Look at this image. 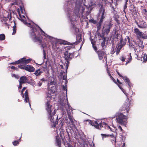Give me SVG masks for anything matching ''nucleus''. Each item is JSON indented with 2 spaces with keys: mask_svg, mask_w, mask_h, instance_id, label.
<instances>
[{
  "mask_svg": "<svg viewBox=\"0 0 147 147\" xmlns=\"http://www.w3.org/2000/svg\"><path fill=\"white\" fill-rule=\"evenodd\" d=\"M18 13L20 16V19L24 24L32 28V32L31 33V36L32 39L34 42H36L40 41V38L36 36L35 33L37 32L36 28H39L42 32V35L48 38L51 40L52 44V48L55 51H56L57 49L59 48V47L58 46L59 43L60 44H66V43H64V41H62L61 42H59V40L48 35L38 25L34 24L33 22H31L30 23H27L25 20L24 14H21V13L19 11H18Z\"/></svg>",
  "mask_w": 147,
  "mask_h": 147,
  "instance_id": "obj_1",
  "label": "nucleus"
},
{
  "mask_svg": "<svg viewBox=\"0 0 147 147\" xmlns=\"http://www.w3.org/2000/svg\"><path fill=\"white\" fill-rule=\"evenodd\" d=\"M85 2V0H80L79 1H76L72 16H71L72 13V11L70 9L67 10V15L71 21H75L78 16H82L86 7H87L86 5L84 4Z\"/></svg>",
  "mask_w": 147,
  "mask_h": 147,
  "instance_id": "obj_2",
  "label": "nucleus"
},
{
  "mask_svg": "<svg viewBox=\"0 0 147 147\" xmlns=\"http://www.w3.org/2000/svg\"><path fill=\"white\" fill-rule=\"evenodd\" d=\"M51 92V91H49L48 93L47 94V99L48 101L45 103V109L47 113L48 119L53 123L52 127H55L57 123L56 120L54 119V116L55 115L56 113V110L55 109L53 111V108L50 101L51 98H52V94H49V92Z\"/></svg>",
  "mask_w": 147,
  "mask_h": 147,
  "instance_id": "obj_3",
  "label": "nucleus"
},
{
  "mask_svg": "<svg viewBox=\"0 0 147 147\" xmlns=\"http://www.w3.org/2000/svg\"><path fill=\"white\" fill-rule=\"evenodd\" d=\"M59 102L61 105L62 110L64 111V108L66 109L68 118L71 123H72L74 121V119L71 116V115L72 110L71 107L69 104L67 95L66 98L65 97L60 99Z\"/></svg>",
  "mask_w": 147,
  "mask_h": 147,
  "instance_id": "obj_4",
  "label": "nucleus"
},
{
  "mask_svg": "<svg viewBox=\"0 0 147 147\" xmlns=\"http://www.w3.org/2000/svg\"><path fill=\"white\" fill-rule=\"evenodd\" d=\"M89 121V123L91 125L94 126L95 128L99 129H101V127L102 126L103 127H104L106 129H109L110 131L114 132V131L115 130V128H114V129H112L107 125L106 123L103 122L101 124L99 123V124L96 121H95L94 122L93 121H90L88 120Z\"/></svg>",
  "mask_w": 147,
  "mask_h": 147,
  "instance_id": "obj_5",
  "label": "nucleus"
},
{
  "mask_svg": "<svg viewBox=\"0 0 147 147\" xmlns=\"http://www.w3.org/2000/svg\"><path fill=\"white\" fill-rule=\"evenodd\" d=\"M3 18L2 17L1 20L3 24L7 25L8 21H9L11 19V16L10 13L6 11H3Z\"/></svg>",
  "mask_w": 147,
  "mask_h": 147,
  "instance_id": "obj_6",
  "label": "nucleus"
},
{
  "mask_svg": "<svg viewBox=\"0 0 147 147\" xmlns=\"http://www.w3.org/2000/svg\"><path fill=\"white\" fill-rule=\"evenodd\" d=\"M105 9L103 7H101L99 10V15L101 16L100 19L98 23V24L97 28L98 30H99L101 28V23L103 21V19L105 18L104 14Z\"/></svg>",
  "mask_w": 147,
  "mask_h": 147,
  "instance_id": "obj_7",
  "label": "nucleus"
},
{
  "mask_svg": "<svg viewBox=\"0 0 147 147\" xmlns=\"http://www.w3.org/2000/svg\"><path fill=\"white\" fill-rule=\"evenodd\" d=\"M127 117L121 113L117 118V122L121 124H125L127 122Z\"/></svg>",
  "mask_w": 147,
  "mask_h": 147,
  "instance_id": "obj_8",
  "label": "nucleus"
},
{
  "mask_svg": "<svg viewBox=\"0 0 147 147\" xmlns=\"http://www.w3.org/2000/svg\"><path fill=\"white\" fill-rule=\"evenodd\" d=\"M134 33H135L138 39L140 38L144 39L145 38V34L142 32L140 31L139 29L137 28H135L134 30Z\"/></svg>",
  "mask_w": 147,
  "mask_h": 147,
  "instance_id": "obj_9",
  "label": "nucleus"
},
{
  "mask_svg": "<svg viewBox=\"0 0 147 147\" xmlns=\"http://www.w3.org/2000/svg\"><path fill=\"white\" fill-rule=\"evenodd\" d=\"M26 88V87H24L22 89V90L21 91V94L22 95V96L23 97H24V96L25 99H24V101L26 102H29V105L30 106V103L29 102V98L28 95V92L27 90L26 91V92L24 93V95L23 94V91L24 90H25Z\"/></svg>",
  "mask_w": 147,
  "mask_h": 147,
  "instance_id": "obj_10",
  "label": "nucleus"
},
{
  "mask_svg": "<svg viewBox=\"0 0 147 147\" xmlns=\"http://www.w3.org/2000/svg\"><path fill=\"white\" fill-rule=\"evenodd\" d=\"M47 70V67L46 66L42 67L39 69L36 70L34 73L36 76H39L43 73L44 71Z\"/></svg>",
  "mask_w": 147,
  "mask_h": 147,
  "instance_id": "obj_11",
  "label": "nucleus"
},
{
  "mask_svg": "<svg viewBox=\"0 0 147 147\" xmlns=\"http://www.w3.org/2000/svg\"><path fill=\"white\" fill-rule=\"evenodd\" d=\"M142 44V42L140 41L138 44H136L135 47H133L132 45H130V44H129V46L134 48L135 50L138 49L140 51H142V50L144 47Z\"/></svg>",
  "mask_w": 147,
  "mask_h": 147,
  "instance_id": "obj_12",
  "label": "nucleus"
},
{
  "mask_svg": "<svg viewBox=\"0 0 147 147\" xmlns=\"http://www.w3.org/2000/svg\"><path fill=\"white\" fill-rule=\"evenodd\" d=\"M97 53L98 55V57L100 60H102L103 58H105L107 59V55L105 52L103 51H97Z\"/></svg>",
  "mask_w": 147,
  "mask_h": 147,
  "instance_id": "obj_13",
  "label": "nucleus"
},
{
  "mask_svg": "<svg viewBox=\"0 0 147 147\" xmlns=\"http://www.w3.org/2000/svg\"><path fill=\"white\" fill-rule=\"evenodd\" d=\"M112 24L109 23L108 24L105 25L104 27V29L105 33L108 34L110 32V29L112 27Z\"/></svg>",
  "mask_w": 147,
  "mask_h": 147,
  "instance_id": "obj_14",
  "label": "nucleus"
},
{
  "mask_svg": "<svg viewBox=\"0 0 147 147\" xmlns=\"http://www.w3.org/2000/svg\"><path fill=\"white\" fill-rule=\"evenodd\" d=\"M73 56V54L72 53H68L67 51H66L64 53V57L67 60L71 59Z\"/></svg>",
  "mask_w": 147,
  "mask_h": 147,
  "instance_id": "obj_15",
  "label": "nucleus"
},
{
  "mask_svg": "<svg viewBox=\"0 0 147 147\" xmlns=\"http://www.w3.org/2000/svg\"><path fill=\"white\" fill-rule=\"evenodd\" d=\"M31 59H26L25 58H23L20 59V60L16 61V63H27L30 62L31 61Z\"/></svg>",
  "mask_w": 147,
  "mask_h": 147,
  "instance_id": "obj_16",
  "label": "nucleus"
},
{
  "mask_svg": "<svg viewBox=\"0 0 147 147\" xmlns=\"http://www.w3.org/2000/svg\"><path fill=\"white\" fill-rule=\"evenodd\" d=\"M116 72H117V73L118 75L119 76H120V77H121L126 82H127L128 85L130 87H131V86H130V83L129 81V79L127 78L126 77H125V76H123L118 72V71H117V70L116 71Z\"/></svg>",
  "mask_w": 147,
  "mask_h": 147,
  "instance_id": "obj_17",
  "label": "nucleus"
},
{
  "mask_svg": "<svg viewBox=\"0 0 147 147\" xmlns=\"http://www.w3.org/2000/svg\"><path fill=\"white\" fill-rule=\"evenodd\" d=\"M25 70L30 72H32L34 71L35 69L32 66L26 65Z\"/></svg>",
  "mask_w": 147,
  "mask_h": 147,
  "instance_id": "obj_18",
  "label": "nucleus"
},
{
  "mask_svg": "<svg viewBox=\"0 0 147 147\" xmlns=\"http://www.w3.org/2000/svg\"><path fill=\"white\" fill-rule=\"evenodd\" d=\"M27 81V78L25 76L21 77L19 81V83L20 84H23L25 83Z\"/></svg>",
  "mask_w": 147,
  "mask_h": 147,
  "instance_id": "obj_19",
  "label": "nucleus"
},
{
  "mask_svg": "<svg viewBox=\"0 0 147 147\" xmlns=\"http://www.w3.org/2000/svg\"><path fill=\"white\" fill-rule=\"evenodd\" d=\"M116 83L118 85L119 88L126 95V96L127 97V94L125 92V91L121 87L120 85H119V84H121V83L120 82V81L119 80L117 79V82Z\"/></svg>",
  "mask_w": 147,
  "mask_h": 147,
  "instance_id": "obj_20",
  "label": "nucleus"
},
{
  "mask_svg": "<svg viewBox=\"0 0 147 147\" xmlns=\"http://www.w3.org/2000/svg\"><path fill=\"white\" fill-rule=\"evenodd\" d=\"M138 27L140 28H145L147 26L146 23V22H143L142 23H140L138 24L137 23Z\"/></svg>",
  "mask_w": 147,
  "mask_h": 147,
  "instance_id": "obj_21",
  "label": "nucleus"
},
{
  "mask_svg": "<svg viewBox=\"0 0 147 147\" xmlns=\"http://www.w3.org/2000/svg\"><path fill=\"white\" fill-rule=\"evenodd\" d=\"M56 143L57 145L59 147H60L61 145V142L59 137V136H56Z\"/></svg>",
  "mask_w": 147,
  "mask_h": 147,
  "instance_id": "obj_22",
  "label": "nucleus"
},
{
  "mask_svg": "<svg viewBox=\"0 0 147 147\" xmlns=\"http://www.w3.org/2000/svg\"><path fill=\"white\" fill-rule=\"evenodd\" d=\"M129 103L128 102H127V104H125V105L124 106L125 107H124L123 108V110H124L125 109L127 112L128 113V111L129 110Z\"/></svg>",
  "mask_w": 147,
  "mask_h": 147,
  "instance_id": "obj_23",
  "label": "nucleus"
},
{
  "mask_svg": "<svg viewBox=\"0 0 147 147\" xmlns=\"http://www.w3.org/2000/svg\"><path fill=\"white\" fill-rule=\"evenodd\" d=\"M141 60L144 62H146L147 61V55L144 54L141 58Z\"/></svg>",
  "mask_w": 147,
  "mask_h": 147,
  "instance_id": "obj_24",
  "label": "nucleus"
},
{
  "mask_svg": "<svg viewBox=\"0 0 147 147\" xmlns=\"http://www.w3.org/2000/svg\"><path fill=\"white\" fill-rule=\"evenodd\" d=\"M131 59H132L131 57V53H129V57L128 58V60L127 61L125 64V65H126L128 63H130L131 61Z\"/></svg>",
  "mask_w": 147,
  "mask_h": 147,
  "instance_id": "obj_25",
  "label": "nucleus"
},
{
  "mask_svg": "<svg viewBox=\"0 0 147 147\" xmlns=\"http://www.w3.org/2000/svg\"><path fill=\"white\" fill-rule=\"evenodd\" d=\"M20 141V139L18 141H15L13 142V145L15 146L18 144L19 143V142Z\"/></svg>",
  "mask_w": 147,
  "mask_h": 147,
  "instance_id": "obj_26",
  "label": "nucleus"
},
{
  "mask_svg": "<svg viewBox=\"0 0 147 147\" xmlns=\"http://www.w3.org/2000/svg\"><path fill=\"white\" fill-rule=\"evenodd\" d=\"M26 65H19L18 66V67L22 69H24L25 70V67H26Z\"/></svg>",
  "mask_w": 147,
  "mask_h": 147,
  "instance_id": "obj_27",
  "label": "nucleus"
},
{
  "mask_svg": "<svg viewBox=\"0 0 147 147\" xmlns=\"http://www.w3.org/2000/svg\"><path fill=\"white\" fill-rule=\"evenodd\" d=\"M5 39V35L3 34H0V40H3Z\"/></svg>",
  "mask_w": 147,
  "mask_h": 147,
  "instance_id": "obj_28",
  "label": "nucleus"
},
{
  "mask_svg": "<svg viewBox=\"0 0 147 147\" xmlns=\"http://www.w3.org/2000/svg\"><path fill=\"white\" fill-rule=\"evenodd\" d=\"M77 42H80L82 41V39L80 36H78L77 38Z\"/></svg>",
  "mask_w": 147,
  "mask_h": 147,
  "instance_id": "obj_29",
  "label": "nucleus"
},
{
  "mask_svg": "<svg viewBox=\"0 0 147 147\" xmlns=\"http://www.w3.org/2000/svg\"><path fill=\"white\" fill-rule=\"evenodd\" d=\"M105 38H104L102 42H101V46L102 47H103L105 45Z\"/></svg>",
  "mask_w": 147,
  "mask_h": 147,
  "instance_id": "obj_30",
  "label": "nucleus"
},
{
  "mask_svg": "<svg viewBox=\"0 0 147 147\" xmlns=\"http://www.w3.org/2000/svg\"><path fill=\"white\" fill-rule=\"evenodd\" d=\"M107 73L110 76V78H111V79L112 80L115 82V80L114 79V78H113V77L111 75L110 73L108 71Z\"/></svg>",
  "mask_w": 147,
  "mask_h": 147,
  "instance_id": "obj_31",
  "label": "nucleus"
},
{
  "mask_svg": "<svg viewBox=\"0 0 147 147\" xmlns=\"http://www.w3.org/2000/svg\"><path fill=\"white\" fill-rule=\"evenodd\" d=\"M107 73L110 76V78H111V79L112 80L115 82V80L114 79V78H113V77L111 75L110 73L108 71Z\"/></svg>",
  "mask_w": 147,
  "mask_h": 147,
  "instance_id": "obj_32",
  "label": "nucleus"
},
{
  "mask_svg": "<svg viewBox=\"0 0 147 147\" xmlns=\"http://www.w3.org/2000/svg\"><path fill=\"white\" fill-rule=\"evenodd\" d=\"M125 57L123 56H122L120 58V59L122 62H124L125 60Z\"/></svg>",
  "mask_w": 147,
  "mask_h": 147,
  "instance_id": "obj_33",
  "label": "nucleus"
},
{
  "mask_svg": "<svg viewBox=\"0 0 147 147\" xmlns=\"http://www.w3.org/2000/svg\"><path fill=\"white\" fill-rule=\"evenodd\" d=\"M13 32L12 34H15L16 32V26L15 25L13 26Z\"/></svg>",
  "mask_w": 147,
  "mask_h": 147,
  "instance_id": "obj_34",
  "label": "nucleus"
},
{
  "mask_svg": "<svg viewBox=\"0 0 147 147\" xmlns=\"http://www.w3.org/2000/svg\"><path fill=\"white\" fill-rule=\"evenodd\" d=\"M90 40L91 41V43L93 45H95V41L93 40V39H91Z\"/></svg>",
  "mask_w": 147,
  "mask_h": 147,
  "instance_id": "obj_35",
  "label": "nucleus"
},
{
  "mask_svg": "<svg viewBox=\"0 0 147 147\" xmlns=\"http://www.w3.org/2000/svg\"><path fill=\"white\" fill-rule=\"evenodd\" d=\"M73 28H74L76 32L77 33H78V32L79 31V29L76 27L75 26H73Z\"/></svg>",
  "mask_w": 147,
  "mask_h": 147,
  "instance_id": "obj_36",
  "label": "nucleus"
},
{
  "mask_svg": "<svg viewBox=\"0 0 147 147\" xmlns=\"http://www.w3.org/2000/svg\"><path fill=\"white\" fill-rule=\"evenodd\" d=\"M92 47H93L94 50L96 51L97 53V48L95 46V45H94L92 46Z\"/></svg>",
  "mask_w": 147,
  "mask_h": 147,
  "instance_id": "obj_37",
  "label": "nucleus"
},
{
  "mask_svg": "<svg viewBox=\"0 0 147 147\" xmlns=\"http://www.w3.org/2000/svg\"><path fill=\"white\" fill-rule=\"evenodd\" d=\"M101 135L103 137H106L107 136H109V135H106L104 134H101Z\"/></svg>",
  "mask_w": 147,
  "mask_h": 147,
  "instance_id": "obj_38",
  "label": "nucleus"
},
{
  "mask_svg": "<svg viewBox=\"0 0 147 147\" xmlns=\"http://www.w3.org/2000/svg\"><path fill=\"white\" fill-rule=\"evenodd\" d=\"M111 53L113 54L115 53V51H114V48H112L111 49Z\"/></svg>",
  "mask_w": 147,
  "mask_h": 147,
  "instance_id": "obj_39",
  "label": "nucleus"
},
{
  "mask_svg": "<svg viewBox=\"0 0 147 147\" xmlns=\"http://www.w3.org/2000/svg\"><path fill=\"white\" fill-rule=\"evenodd\" d=\"M118 128L119 129V130L120 131H121L122 132L123 131V130L122 129V127H121L120 125H119L118 126Z\"/></svg>",
  "mask_w": 147,
  "mask_h": 147,
  "instance_id": "obj_40",
  "label": "nucleus"
},
{
  "mask_svg": "<svg viewBox=\"0 0 147 147\" xmlns=\"http://www.w3.org/2000/svg\"><path fill=\"white\" fill-rule=\"evenodd\" d=\"M12 76L13 77H14L17 78H19V77L18 75H16L15 74H13Z\"/></svg>",
  "mask_w": 147,
  "mask_h": 147,
  "instance_id": "obj_41",
  "label": "nucleus"
},
{
  "mask_svg": "<svg viewBox=\"0 0 147 147\" xmlns=\"http://www.w3.org/2000/svg\"><path fill=\"white\" fill-rule=\"evenodd\" d=\"M38 84L39 86H40L42 84V82L41 81H39L38 82Z\"/></svg>",
  "mask_w": 147,
  "mask_h": 147,
  "instance_id": "obj_42",
  "label": "nucleus"
},
{
  "mask_svg": "<svg viewBox=\"0 0 147 147\" xmlns=\"http://www.w3.org/2000/svg\"><path fill=\"white\" fill-rule=\"evenodd\" d=\"M54 84V82L53 81L51 82L50 83H49L48 84V85L49 86V85H52Z\"/></svg>",
  "mask_w": 147,
  "mask_h": 147,
  "instance_id": "obj_43",
  "label": "nucleus"
},
{
  "mask_svg": "<svg viewBox=\"0 0 147 147\" xmlns=\"http://www.w3.org/2000/svg\"><path fill=\"white\" fill-rule=\"evenodd\" d=\"M62 87L63 90L67 91V88L66 86H62Z\"/></svg>",
  "mask_w": 147,
  "mask_h": 147,
  "instance_id": "obj_44",
  "label": "nucleus"
},
{
  "mask_svg": "<svg viewBox=\"0 0 147 147\" xmlns=\"http://www.w3.org/2000/svg\"><path fill=\"white\" fill-rule=\"evenodd\" d=\"M24 13H25L24 11H23V10H21V14H24Z\"/></svg>",
  "mask_w": 147,
  "mask_h": 147,
  "instance_id": "obj_45",
  "label": "nucleus"
},
{
  "mask_svg": "<svg viewBox=\"0 0 147 147\" xmlns=\"http://www.w3.org/2000/svg\"><path fill=\"white\" fill-rule=\"evenodd\" d=\"M67 147H74L73 146H72V145H71L70 144H67Z\"/></svg>",
  "mask_w": 147,
  "mask_h": 147,
  "instance_id": "obj_46",
  "label": "nucleus"
},
{
  "mask_svg": "<svg viewBox=\"0 0 147 147\" xmlns=\"http://www.w3.org/2000/svg\"><path fill=\"white\" fill-rule=\"evenodd\" d=\"M22 84H20V86H19L18 87V89H21L22 88Z\"/></svg>",
  "mask_w": 147,
  "mask_h": 147,
  "instance_id": "obj_47",
  "label": "nucleus"
},
{
  "mask_svg": "<svg viewBox=\"0 0 147 147\" xmlns=\"http://www.w3.org/2000/svg\"><path fill=\"white\" fill-rule=\"evenodd\" d=\"M11 68L12 69H16V68L14 66H13L11 67Z\"/></svg>",
  "mask_w": 147,
  "mask_h": 147,
  "instance_id": "obj_48",
  "label": "nucleus"
},
{
  "mask_svg": "<svg viewBox=\"0 0 147 147\" xmlns=\"http://www.w3.org/2000/svg\"><path fill=\"white\" fill-rule=\"evenodd\" d=\"M45 81V79L42 78L40 80V81H41L42 82Z\"/></svg>",
  "mask_w": 147,
  "mask_h": 147,
  "instance_id": "obj_49",
  "label": "nucleus"
},
{
  "mask_svg": "<svg viewBox=\"0 0 147 147\" xmlns=\"http://www.w3.org/2000/svg\"><path fill=\"white\" fill-rule=\"evenodd\" d=\"M16 61L15 62H13V63H11V64H18L19 63H16Z\"/></svg>",
  "mask_w": 147,
  "mask_h": 147,
  "instance_id": "obj_50",
  "label": "nucleus"
},
{
  "mask_svg": "<svg viewBox=\"0 0 147 147\" xmlns=\"http://www.w3.org/2000/svg\"><path fill=\"white\" fill-rule=\"evenodd\" d=\"M89 21L90 22H92L93 23H94V21L93 20H90Z\"/></svg>",
  "mask_w": 147,
  "mask_h": 147,
  "instance_id": "obj_51",
  "label": "nucleus"
},
{
  "mask_svg": "<svg viewBox=\"0 0 147 147\" xmlns=\"http://www.w3.org/2000/svg\"><path fill=\"white\" fill-rule=\"evenodd\" d=\"M17 4V3H12V4H11V5H14L15 4H16V5Z\"/></svg>",
  "mask_w": 147,
  "mask_h": 147,
  "instance_id": "obj_52",
  "label": "nucleus"
},
{
  "mask_svg": "<svg viewBox=\"0 0 147 147\" xmlns=\"http://www.w3.org/2000/svg\"><path fill=\"white\" fill-rule=\"evenodd\" d=\"M145 36L146 38H144V39H147V35L145 34Z\"/></svg>",
  "mask_w": 147,
  "mask_h": 147,
  "instance_id": "obj_53",
  "label": "nucleus"
},
{
  "mask_svg": "<svg viewBox=\"0 0 147 147\" xmlns=\"http://www.w3.org/2000/svg\"><path fill=\"white\" fill-rule=\"evenodd\" d=\"M130 44V45H132L133 47H135L136 46H134L133 45V44H131L130 43H129V44Z\"/></svg>",
  "mask_w": 147,
  "mask_h": 147,
  "instance_id": "obj_54",
  "label": "nucleus"
},
{
  "mask_svg": "<svg viewBox=\"0 0 147 147\" xmlns=\"http://www.w3.org/2000/svg\"><path fill=\"white\" fill-rule=\"evenodd\" d=\"M125 143H123V146L122 147H124L125 146Z\"/></svg>",
  "mask_w": 147,
  "mask_h": 147,
  "instance_id": "obj_55",
  "label": "nucleus"
},
{
  "mask_svg": "<svg viewBox=\"0 0 147 147\" xmlns=\"http://www.w3.org/2000/svg\"><path fill=\"white\" fill-rule=\"evenodd\" d=\"M122 40H121L120 41V42L121 44H122Z\"/></svg>",
  "mask_w": 147,
  "mask_h": 147,
  "instance_id": "obj_56",
  "label": "nucleus"
},
{
  "mask_svg": "<svg viewBox=\"0 0 147 147\" xmlns=\"http://www.w3.org/2000/svg\"><path fill=\"white\" fill-rule=\"evenodd\" d=\"M111 7H112L113 8V9L114 8V7L113 8V7H112V4H111Z\"/></svg>",
  "mask_w": 147,
  "mask_h": 147,
  "instance_id": "obj_57",
  "label": "nucleus"
},
{
  "mask_svg": "<svg viewBox=\"0 0 147 147\" xmlns=\"http://www.w3.org/2000/svg\"><path fill=\"white\" fill-rule=\"evenodd\" d=\"M68 3H69V2H70V3L71 2V1H68Z\"/></svg>",
  "mask_w": 147,
  "mask_h": 147,
  "instance_id": "obj_58",
  "label": "nucleus"
},
{
  "mask_svg": "<svg viewBox=\"0 0 147 147\" xmlns=\"http://www.w3.org/2000/svg\"><path fill=\"white\" fill-rule=\"evenodd\" d=\"M145 12L147 14V11L145 10Z\"/></svg>",
  "mask_w": 147,
  "mask_h": 147,
  "instance_id": "obj_59",
  "label": "nucleus"
},
{
  "mask_svg": "<svg viewBox=\"0 0 147 147\" xmlns=\"http://www.w3.org/2000/svg\"><path fill=\"white\" fill-rule=\"evenodd\" d=\"M114 142H115H115H116V140H115V141H114Z\"/></svg>",
  "mask_w": 147,
  "mask_h": 147,
  "instance_id": "obj_60",
  "label": "nucleus"
},
{
  "mask_svg": "<svg viewBox=\"0 0 147 147\" xmlns=\"http://www.w3.org/2000/svg\"><path fill=\"white\" fill-rule=\"evenodd\" d=\"M125 44V42H124V43H123V45H124Z\"/></svg>",
  "mask_w": 147,
  "mask_h": 147,
  "instance_id": "obj_61",
  "label": "nucleus"
},
{
  "mask_svg": "<svg viewBox=\"0 0 147 147\" xmlns=\"http://www.w3.org/2000/svg\"><path fill=\"white\" fill-rule=\"evenodd\" d=\"M44 53H45V51L43 50Z\"/></svg>",
  "mask_w": 147,
  "mask_h": 147,
  "instance_id": "obj_62",
  "label": "nucleus"
},
{
  "mask_svg": "<svg viewBox=\"0 0 147 147\" xmlns=\"http://www.w3.org/2000/svg\"><path fill=\"white\" fill-rule=\"evenodd\" d=\"M67 68H68V67H67Z\"/></svg>",
  "mask_w": 147,
  "mask_h": 147,
  "instance_id": "obj_63",
  "label": "nucleus"
}]
</instances>
